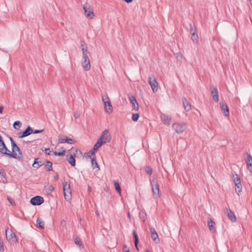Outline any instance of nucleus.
<instances>
[{
  "mask_svg": "<svg viewBox=\"0 0 252 252\" xmlns=\"http://www.w3.org/2000/svg\"><path fill=\"white\" fill-rule=\"evenodd\" d=\"M9 139L11 144L12 152L8 149V151L6 154H5V155L19 160L21 159L23 157L22 153L21 150L17 145L12 138L10 137Z\"/></svg>",
  "mask_w": 252,
  "mask_h": 252,
  "instance_id": "nucleus-1",
  "label": "nucleus"
},
{
  "mask_svg": "<svg viewBox=\"0 0 252 252\" xmlns=\"http://www.w3.org/2000/svg\"><path fill=\"white\" fill-rule=\"evenodd\" d=\"M63 189L64 198L67 201H69L71 199V192L70 184L67 182H63Z\"/></svg>",
  "mask_w": 252,
  "mask_h": 252,
  "instance_id": "nucleus-2",
  "label": "nucleus"
},
{
  "mask_svg": "<svg viewBox=\"0 0 252 252\" xmlns=\"http://www.w3.org/2000/svg\"><path fill=\"white\" fill-rule=\"evenodd\" d=\"M150 182L152 189L153 195L155 198H158L160 196L159 186L158 183L154 180H151Z\"/></svg>",
  "mask_w": 252,
  "mask_h": 252,
  "instance_id": "nucleus-3",
  "label": "nucleus"
},
{
  "mask_svg": "<svg viewBox=\"0 0 252 252\" xmlns=\"http://www.w3.org/2000/svg\"><path fill=\"white\" fill-rule=\"evenodd\" d=\"M100 141L104 144L106 143H108L111 139V136L107 129L104 130L100 135L98 138Z\"/></svg>",
  "mask_w": 252,
  "mask_h": 252,
  "instance_id": "nucleus-4",
  "label": "nucleus"
},
{
  "mask_svg": "<svg viewBox=\"0 0 252 252\" xmlns=\"http://www.w3.org/2000/svg\"><path fill=\"white\" fill-rule=\"evenodd\" d=\"M174 130L178 133H181L187 128V125L185 123H175L172 126Z\"/></svg>",
  "mask_w": 252,
  "mask_h": 252,
  "instance_id": "nucleus-5",
  "label": "nucleus"
},
{
  "mask_svg": "<svg viewBox=\"0 0 252 252\" xmlns=\"http://www.w3.org/2000/svg\"><path fill=\"white\" fill-rule=\"evenodd\" d=\"M148 83L150 85L153 92L155 93L158 90V83L154 76L148 77Z\"/></svg>",
  "mask_w": 252,
  "mask_h": 252,
  "instance_id": "nucleus-6",
  "label": "nucleus"
},
{
  "mask_svg": "<svg viewBox=\"0 0 252 252\" xmlns=\"http://www.w3.org/2000/svg\"><path fill=\"white\" fill-rule=\"evenodd\" d=\"M83 9L84 10L85 15L87 18H89L91 19L93 18V17L94 16L93 10L89 4L85 3L83 5Z\"/></svg>",
  "mask_w": 252,
  "mask_h": 252,
  "instance_id": "nucleus-7",
  "label": "nucleus"
},
{
  "mask_svg": "<svg viewBox=\"0 0 252 252\" xmlns=\"http://www.w3.org/2000/svg\"><path fill=\"white\" fill-rule=\"evenodd\" d=\"M6 237L7 241L11 244H14L17 242L16 235L11 231L6 230Z\"/></svg>",
  "mask_w": 252,
  "mask_h": 252,
  "instance_id": "nucleus-8",
  "label": "nucleus"
},
{
  "mask_svg": "<svg viewBox=\"0 0 252 252\" xmlns=\"http://www.w3.org/2000/svg\"><path fill=\"white\" fill-rule=\"evenodd\" d=\"M82 65L86 71H89L91 69L90 61L89 57H83Z\"/></svg>",
  "mask_w": 252,
  "mask_h": 252,
  "instance_id": "nucleus-9",
  "label": "nucleus"
},
{
  "mask_svg": "<svg viewBox=\"0 0 252 252\" xmlns=\"http://www.w3.org/2000/svg\"><path fill=\"white\" fill-rule=\"evenodd\" d=\"M243 156L247 163L248 169L250 171V172H251L252 170L251 167L252 166V162L251 161L252 160V157L251 154L248 153H245Z\"/></svg>",
  "mask_w": 252,
  "mask_h": 252,
  "instance_id": "nucleus-10",
  "label": "nucleus"
},
{
  "mask_svg": "<svg viewBox=\"0 0 252 252\" xmlns=\"http://www.w3.org/2000/svg\"><path fill=\"white\" fill-rule=\"evenodd\" d=\"M30 202L33 205H40L44 202V199L40 196H36L32 198Z\"/></svg>",
  "mask_w": 252,
  "mask_h": 252,
  "instance_id": "nucleus-11",
  "label": "nucleus"
},
{
  "mask_svg": "<svg viewBox=\"0 0 252 252\" xmlns=\"http://www.w3.org/2000/svg\"><path fill=\"white\" fill-rule=\"evenodd\" d=\"M102 99L105 105L106 112L108 114L111 113L113 111V108L110 101L109 100H105L103 96H102Z\"/></svg>",
  "mask_w": 252,
  "mask_h": 252,
  "instance_id": "nucleus-12",
  "label": "nucleus"
},
{
  "mask_svg": "<svg viewBox=\"0 0 252 252\" xmlns=\"http://www.w3.org/2000/svg\"><path fill=\"white\" fill-rule=\"evenodd\" d=\"M33 132V130L30 126H28L26 129L22 132H20L19 135V138H22L25 137L30 135Z\"/></svg>",
  "mask_w": 252,
  "mask_h": 252,
  "instance_id": "nucleus-13",
  "label": "nucleus"
},
{
  "mask_svg": "<svg viewBox=\"0 0 252 252\" xmlns=\"http://www.w3.org/2000/svg\"><path fill=\"white\" fill-rule=\"evenodd\" d=\"M224 213L232 222H235L236 221V216L234 213L230 209L226 208L225 209Z\"/></svg>",
  "mask_w": 252,
  "mask_h": 252,
  "instance_id": "nucleus-14",
  "label": "nucleus"
},
{
  "mask_svg": "<svg viewBox=\"0 0 252 252\" xmlns=\"http://www.w3.org/2000/svg\"><path fill=\"white\" fill-rule=\"evenodd\" d=\"M161 119L163 123L167 126H169L171 121V117L165 115L164 114H161L160 115Z\"/></svg>",
  "mask_w": 252,
  "mask_h": 252,
  "instance_id": "nucleus-15",
  "label": "nucleus"
},
{
  "mask_svg": "<svg viewBox=\"0 0 252 252\" xmlns=\"http://www.w3.org/2000/svg\"><path fill=\"white\" fill-rule=\"evenodd\" d=\"M150 232L151 233V237L153 241L157 244L159 242V239L155 229L154 228H151Z\"/></svg>",
  "mask_w": 252,
  "mask_h": 252,
  "instance_id": "nucleus-16",
  "label": "nucleus"
},
{
  "mask_svg": "<svg viewBox=\"0 0 252 252\" xmlns=\"http://www.w3.org/2000/svg\"><path fill=\"white\" fill-rule=\"evenodd\" d=\"M129 99L132 105L133 109L135 111H138L139 109V105L137 102L136 98L134 96H129Z\"/></svg>",
  "mask_w": 252,
  "mask_h": 252,
  "instance_id": "nucleus-17",
  "label": "nucleus"
},
{
  "mask_svg": "<svg viewBox=\"0 0 252 252\" xmlns=\"http://www.w3.org/2000/svg\"><path fill=\"white\" fill-rule=\"evenodd\" d=\"M220 107L224 116L227 117L229 116V109L226 103H220Z\"/></svg>",
  "mask_w": 252,
  "mask_h": 252,
  "instance_id": "nucleus-18",
  "label": "nucleus"
},
{
  "mask_svg": "<svg viewBox=\"0 0 252 252\" xmlns=\"http://www.w3.org/2000/svg\"><path fill=\"white\" fill-rule=\"evenodd\" d=\"M182 102L185 110L186 111H190L191 109V106L188 100L185 97H183L182 98Z\"/></svg>",
  "mask_w": 252,
  "mask_h": 252,
  "instance_id": "nucleus-19",
  "label": "nucleus"
},
{
  "mask_svg": "<svg viewBox=\"0 0 252 252\" xmlns=\"http://www.w3.org/2000/svg\"><path fill=\"white\" fill-rule=\"evenodd\" d=\"M208 224L210 231L213 233L215 232L216 231V224L215 222L213 221V220L210 218H209L208 220Z\"/></svg>",
  "mask_w": 252,
  "mask_h": 252,
  "instance_id": "nucleus-20",
  "label": "nucleus"
},
{
  "mask_svg": "<svg viewBox=\"0 0 252 252\" xmlns=\"http://www.w3.org/2000/svg\"><path fill=\"white\" fill-rule=\"evenodd\" d=\"M59 142L60 143H67L68 144H73V140L71 138L65 136L64 138H61L59 139Z\"/></svg>",
  "mask_w": 252,
  "mask_h": 252,
  "instance_id": "nucleus-21",
  "label": "nucleus"
},
{
  "mask_svg": "<svg viewBox=\"0 0 252 252\" xmlns=\"http://www.w3.org/2000/svg\"><path fill=\"white\" fill-rule=\"evenodd\" d=\"M66 159L71 166H75V159L72 155H67Z\"/></svg>",
  "mask_w": 252,
  "mask_h": 252,
  "instance_id": "nucleus-22",
  "label": "nucleus"
},
{
  "mask_svg": "<svg viewBox=\"0 0 252 252\" xmlns=\"http://www.w3.org/2000/svg\"><path fill=\"white\" fill-rule=\"evenodd\" d=\"M36 223H37V226L39 227H40L42 229L44 228V222L40 218H37V219L36 220Z\"/></svg>",
  "mask_w": 252,
  "mask_h": 252,
  "instance_id": "nucleus-23",
  "label": "nucleus"
},
{
  "mask_svg": "<svg viewBox=\"0 0 252 252\" xmlns=\"http://www.w3.org/2000/svg\"><path fill=\"white\" fill-rule=\"evenodd\" d=\"M133 237H134V239H135V241H134L135 246L136 247V249L138 251V246H137L138 242H139L138 237V235L136 234V231L135 230H134L133 231Z\"/></svg>",
  "mask_w": 252,
  "mask_h": 252,
  "instance_id": "nucleus-24",
  "label": "nucleus"
},
{
  "mask_svg": "<svg viewBox=\"0 0 252 252\" xmlns=\"http://www.w3.org/2000/svg\"><path fill=\"white\" fill-rule=\"evenodd\" d=\"M103 144L102 143V142L100 141L98 139L96 143L94 144V151H97Z\"/></svg>",
  "mask_w": 252,
  "mask_h": 252,
  "instance_id": "nucleus-25",
  "label": "nucleus"
},
{
  "mask_svg": "<svg viewBox=\"0 0 252 252\" xmlns=\"http://www.w3.org/2000/svg\"><path fill=\"white\" fill-rule=\"evenodd\" d=\"M232 176H233V181H234V183L235 185H240L241 184L240 179L238 177V175L236 174L235 175H234V174H233Z\"/></svg>",
  "mask_w": 252,
  "mask_h": 252,
  "instance_id": "nucleus-26",
  "label": "nucleus"
},
{
  "mask_svg": "<svg viewBox=\"0 0 252 252\" xmlns=\"http://www.w3.org/2000/svg\"><path fill=\"white\" fill-rule=\"evenodd\" d=\"M74 242H75V244L79 246V247H81L82 248H84V246H83V244H82L81 239L79 237L76 236L74 238Z\"/></svg>",
  "mask_w": 252,
  "mask_h": 252,
  "instance_id": "nucleus-27",
  "label": "nucleus"
},
{
  "mask_svg": "<svg viewBox=\"0 0 252 252\" xmlns=\"http://www.w3.org/2000/svg\"><path fill=\"white\" fill-rule=\"evenodd\" d=\"M46 192L48 194H51L54 190V188L52 185H48L45 187Z\"/></svg>",
  "mask_w": 252,
  "mask_h": 252,
  "instance_id": "nucleus-28",
  "label": "nucleus"
},
{
  "mask_svg": "<svg viewBox=\"0 0 252 252\" xmlns=\"http://www.w3.org/2000/svg\"><path fill=\"white\" fill-rule=\"evenodd\" d=\"M191 34V39L194 43H197L198 41V36L196 32H193Z\"/></svg>",
  "mask_w": 252,
  "mask_h": 252,
  "instance_id": "nucleus-29",
  "label": "nucleus"
},
{
  "mask_svg": "<svg viewBox=\"0 0 252 252\" xmlns=\"http://www.w3.org/2000/svg\"><path fill=\"white\" fill-rule=\"evenodd\" d=\"M114 186H115V188L116 190L118 193H119L120 194L121 192V188H120V186L119 182L117 181H114Z\"/></svg>",
  "mask_w": 252,
  "mask_h": 252,
  "instance_id": "nucleus-30",
  "label": "nucleus"
},
{
  "mask_svg": "<svg viewBox=\"0 0 252 252\" xmlns=\"http://www.w3.org/2000/svg\"><path fill=\"white\" fill-rule=\"evenodd\" d=\"M47 164L45 166L46 168V170L48 171H52L53 170V168H52V163L50 161H46Z\"/></svg>",
  "mask_w": 252,
  "mask_h": 252,
  "instance_id": "nucleus-31",
  "label": "nucleus"
},
{
  "mask_svg": "<svg viewBox=\"0 0 252 252\" xmlns=\"http://www.w3.org/2000/svg\"><path fill=\"white\" fill-rule=\"evenodd\" d=\"M21 123L19 121H17L14 123L13 126L15 129H18L21 127Z\"/></svg>",
  "mask_w": 252,
  "mask_h": 252,
  "instance_id": "nucleus-32",
  "label": "nucleus"
},
{
  "mask_svg": "<svg viewBox=\"0 0 252 252\" xmlns=\"http://www.w3.org/2000/svg\"><path fill=\"white\" fill-rule=\"evenodd\" d=\"M139 216L141 219L143 220V221H145L146 219V214L145 212L141 211L139 213Z\"/></svg>",
  "mask_w": 252,
  "mask_h": 252,
  "instance_id": "nucleus-33",
  "label": "nucleus"
},
{
  "mask_svg": "<svg viewBox=\"0 0 252 252\" xmlns=\"http://www.w3.org/2000/svg\"><path fill=\"white\" fill-rule=\"evenodd\" d=\"M91 163H92V165L93 166V169H94L95 167L99 168L97 163L94 158H93L92 159Z\"/></svg>",
  "mask_w": 252,
  "mask_h": 252,
  "instance_id": "nucleus-34",
  "label": "nucleus"
},
{
  "mask_svg": "<svg viewBox=\"0 0 252 252\" xmlns=\"http://www.w3.org/2000/svg\"><path fill=\"white\" fill-rule=\"evenodd\" d=\"M83 53V57H89V52H88L87 48H83L82 50Z\"/></svg>",
  "mask_w": 252,
  "mask_h": 252,
  "instance_id": "nucleus-35",
  "label": "nucleus"
},
{
  "mask_svg": "<svg viewBox=\"0 0 252 252\" xmlns=\"http://www.w3.org/2000/svg\"><path fill=\"white\" fill-rule=\"evenodd\" d=\"M65 153V150H63H63H62V151H61V152H56V151H55V152H54V155H55V156H62L64 155Z\"/></svg>",
  "mask_w": 252,
  "mask_h": 252,
  "instance_id": "nucleus-36",
  "label": "nucleus"
},
{
  "mask_svg": "<svg viewBox=\"0 0 252 252\" xmlns=\"http://www.w3.org/2000/svg\"><path fill=\"white\" fill-rule=\"evenodd\" d=\"M139 118L138 113H134L132 115V119L134 122H136Z\"/></svg>",
  "mask_w": 252,
  "mask_h": 252,
  "instance_id": "nucleus-37",
  "label": "nucleus"
},
{
  "mask_svg": "<svg viewBox=\"0 0 252 252\" xmlns=\"http://www.w3.org/2000/svg\"><path fill=\"white\" fill-rule=\"evenodd\" d=\"M242 188L241 184L239 185H235V190L238 194H239V193H240L242 191Z\"/></svg>",
  "mask_w": 252,
  "mask_h": 252,
  "instance_id": "nucleus-38",
  "label": "nucleus"
},
{
  "mask_svg": "<svg viewBox=\"0 0 252 252\" xmlns=\"http://www.w3.org/2000/svg\"><path fill=\"white\" fill-rule=\"evenodd\" d=\"M145 171L148 174L151 175L152 174V169L149 166L145 168Z\"/></svg>",
  "mask_w": 252,
  "mask_h": 252,
  "instance_id": "nucleus-39",
  "label": "nucleus"
},
{
  "mask_svg": "<svg viewBox=\"0 0 252 252\" xmlns=\"http://www.w3.org/2000/svg\"><path fill=\"white\" fill-rule=\"evenodd\" d=\"M7 200H8L9 202L10 203V204L13 206H15V202L13 199L11 198V197L8 196L7 197Z\"/></svg>",
  "mask_w": 252,
  "mask_h": 252,
  "instance_id": "nucleus-40",
  "label": "nucleus"
},
{
  "mask_svg": "<svg viewBox=\"0 0 252 252\" xmlns=\"http://www.w3.org/2000/svg\"><path fill=\"white\" fill-rule=\"evenodd\" d=\"M0 251L1 252H4L3 243L1 238H0Z\"/></svg>",
  "mask_w": 252,
  "mask_h": 252,
  "instance_id": "nucleus-41",
  "label": "nucleus"
},
{
  "mask_svg": "<svg viewBox=\"0 0 252 252\" xmlns=\"http://www.w3.org/2000/svg\"><path fill=\"white\" fill-rule=\"evenodd\" d=\"M189 30L191 34L196 32L195 29H194L193 26L191 24L189 25Z\"/></svg>",
  "mask_w": 252,
  "mask_h": 252,
  "instance_id": "nucleus-42",
  "label": "nucleus"
},
{
  "mask_svg": "<svg viewBox=\"0 0 252 252\" xmlns=\"http://www.w3.org/2000/svg\"><path fill=\"white\" fill-rule=\"evenodd\" d=\"M211 94L213 96H215V95L217 94H218L217 89L216 88H214L211 91Z\"/></svg>",
  "mask_w": 252,
  "mask_h": 252,
  "instance_id": "nucleus-43",
  "label": "nucleus"
},
{
  "mask_svg": "<svg viewBox=\"0 0 252 252\" xmlns=\"http://www.w3.org/2000/svg\"><path fill=\"white\" fill-rule=\"evenodd\" d=\"M123 251L124 252H126V251H130L129 248L126 245H124L123 248Z\"/></svg>",
  "mask_w": 252,
  "mask_h": 252,
  "instance_id": "nucleus-44",
  "label": "nucleus"
},
{
  "mask_svg": "<svg viewBox=\"0 0 252 252\" xmlns=\"http://www.w3.org/2000/svg\"><path fill=\"white\" fill-rule=\"evenodd\" d=\"M213 98L215 101L218 102L219 100L218 94L216 95H215V96H213Z\"/></svg>",
  "mask_w": 252,
  "mask_h": 252,
  "instance_id": "nucleus-45",
  "label": "nucleus"
},
{
  "mask_svg": "<svg viewBox=\"0 0 252 252\" xmlns=\"http://www.w3.org/2000/svg\"><path fill=\"white\" fill-rule=\"evenodd\" d=\"M81 47L82 50L83 49V48H87L85 43L84 42H82V41L81 42Z\"/></svg>",
  "mask_w": 252,
  "mask_h": 252,
  "instance_id": "nucleus-46",
  "label": "nucleus"
},
{
  "mask_svg": "<svg viewBox=\"0 0 252 252\" xmlns=\"http://www.w3.org/2000/svg\"><path fill=\"white\" fill-rule=\"evenodd\" d=\"M51 150L49 148H47V149H45V150H44V152L46 154V155H50V153H51Z\"/></svg>",
  "mask_w": 252,
  "mask_h": 252,
  "instance_id": "nucleus-47",
  "label": "nucleus"
},
{
  "mask_svg": "<svg viewBox=\"0 0 252 252\" xmlns=\"http://www.w3.org/2000/svg\"><path fill=\"white\" fill-rule=\"evenodd\" d=\"M42 164H40L39 163H35V164H34V163H33L32 164V166L35 168H38Z\"/></svg>",
  "mask_w": 252,
  "mask_h": 252,
  "instance_id": "nucleus-48",
  "label": "nucleus"
},
{
  "mask_svg": "<svg viewBox=\"0 0 252 252\" xmlns=\"http://www.w3.org/2000/svg\"><path fill=\"white\" fill-rule=\"evenodd\" d=\"M44 129H42V130H35L34 131H33V133H35V134H37V133H41L42 132V131H43Z\"/></svg>",
  "mask_w": 252,
  "mask_h": 252,
  "instance_id": "nucleus-49",
  "label": "nucleus"
},
{
  "mask_svg": "<svg viewBox=\"0 0 252 252\" xmlns=\"http://www.w3.org/2000/svg\"><path fill=\"white\" fill-rule=\"evenodd\" d=\"M79 116H80V114L78 113H76L74 115V117H75V119L78 118Z\"/></svg>",
  "mask_w": 252,
  "mask_h": 252,
  "instance_id": "nucleus-50",
  "label": "nucleus"
},
{
  "mask_svg": "<svg viewBox=\"0 0 252 252\" xmlns=\"http://www.w3.org/2000/svg\"><path fill=\"white\" fill-rule=\"evenodd\" d=\"M61 224L63 226L65 225V224H66L65 220H62L61 221Z\"/></svg>",
  "mask_w": 252,
  "mask_h": 252,
  "instance_id": "nucleus-51",
  "label": "nucleus"
},
{
  "mask_svg": "<svg viewBox=\"0 0 252 252\" xmlns=\"http://www.w3.org/2000/svg\"><path fill=\"white\" fill-rule=\"evenodd\" d=\"M3 110V107L2 106H0V113L2 114Z\"/></svg>",
  "mask_w": 252,
  "mask_h": 252,
  "instance_id": "nucleus-52",
  "label": "nucleus"
},
{
  "mask_svg": "<svg viewBox=\"0 0 252 252\" xmlns=\"http://www.w3.org/2000/svg\"><path fill=\"white\" fill-rule=\"evenodd\" d=\"M97 151H94V149L91 150L90 151V153H91L92 155H94L95 153Z\"/></svg>",
  "mask_w": 252,
  "mask_h": 252,
  "instance_id": "nucleus-53",
  "label": "nucleus"
},
{
  "mask_svg": "<svg viewBox=\"0 0 252 252\" xmlns=\"http://www.w3.org/2000/svg\"><path fill=\"white\" fill-rule=\"evenodd\" d=\"M38 158L34 159V162H33V163H34V164H35V163H39V162L38 161Z\"/></svg>",
  "mask_w": 252,
  "mask_h": 252,
  "instance_id": "nucleus-54",
  "label": "nucleus"
},
{
  "mask_svg": "<svg viewBox=\"0 0 252 252\" xmlns=\"http://www.w3.org/2000/svg\"><path fill=\"white\" fill-rule=\"evenodd\" d=\"M104 97L105 100H109L108 96H103Z\"/></svg>",
  "mask_w": 252,
  "mask_h": 252,
  "instance_id": "nucleus-55",
  "label": "nucleus"
},
{
  "mask_svg": "<svg viewBox=\"0 0 252 252\" xmlns=\"http://www.w3.org/2000/svg\"><path fill=\"white\" fill-rule=\"evenodd\" d=\"M71 150L72 152H77V151L76 149H74V148H72L71 149Z\"/></svg>",
  "mask_w": 252,
  "mask_h": 252,
  "instance_id": "nucleus-56",
  "label": "nucleus"
},
{
  "mask_svg": "<svg viewBox=\"0 0 252 252\" xmlns=\"http://www.w3.org/2000/svg\"><path fill=\"white\" fill-rule=\"evenodd\" d=\"M127 216L128 217V218L129 219V220L130 219V213L129 212H128L127 213Z\"/></svg>",
  "mask_w": 252,
  "mask_h": 252,
  "instance_id": "nucleus-57",
  "label": "nucleus"
},
{
  "mask_svg": "<svg viewBox=\"0 0 252 252\" xmlns=\"http://www.w3.org/2000/svg\"><path fill=\"white\" fill-rule=\"evenodd\" d=\"M96 215H97V216H98V215H99V213H98V211H96Z\"/></svg>",
  "mask_w": 252,
  "mask_h": 252,
  "instance_id": "nucleus-58",
  "label": "nucleus"
},
{
  "mask_svg": "<svg viewBox=\"0 0 252 252\" xmlns=\"http://www.w3.org/2000/svg\"><path fill=\"white\" fill-rule=\"evenodd\" d=\"M56 179L57 180L58 179V175H57L55 177Z\"/></svg>",
  "mask_w": 252,
  "mask_h": 252,
  "instance_id": "nucleus-59",
  "label": "nucleus"
},
{
  "mask_svg": "<svg viewBox=\"0 0 252 252\" xmlns=\"http://www.w3.org/2000/svg\"><path fill=\"white\" fill-rule=\"evenodd\" d=\"M39 163L40 164H42H42L41 163V161H40V162H39Z\"/></svg>",
  "mask_w": 252,
  "mask_h": 252,
  "instance_id": "nucleus-60",
  "label": "nucleus"
},
{
  "mask_svg": "<svg viewBox=\"0 0 252 252\" xmlns=\"http://www.w3.org/2000/svg\"><path fill=\"white\" fill-rule=\"evenodd\" d=\"M146 252H148V251H147Z\"/></svg>",
  "mask_w": 252,
  "mask_h": 252,
  "instance_id": "nucleus-61",
  "label": "nucleus"
},
{
  "mask_svg": "<svg viewBox=\"0 0 252 252\" xmlns=\"http://www.w3.org/2000/svg\"><path fill=\"white\" fill-rule=\"evenodd\" d=\"M250 1H251V0H250Z\"/></svg>",
  "mask_w": 252,
  "mask_h": 252,
  "instance_id": "nucleus-62",
  "label": "nucleus"
}]
</instances>
